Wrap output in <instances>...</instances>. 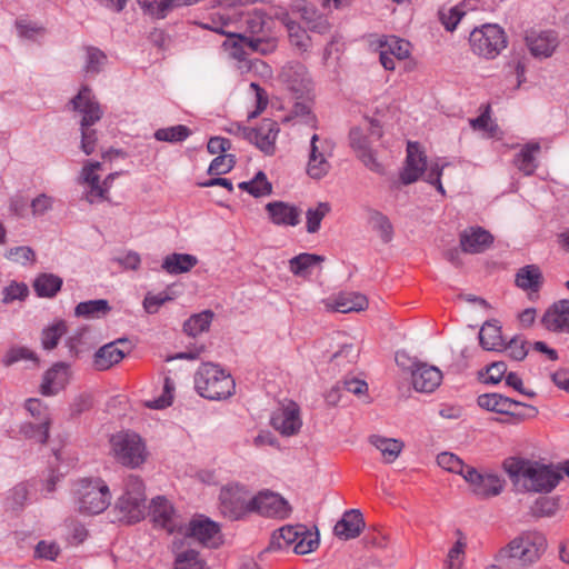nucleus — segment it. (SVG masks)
<instances>
[{"label":"nucleus","mask_w":569,"mask_h":569,"mask_svg":"<svg viewBox=\"0 0 569 569\" xmlns=\"http://www.w3.org/2000/svg\"><path fill=\"white\" fill-rule=\"evenodd\" d=\"M503 469L513 482L523 480L527 491L548 493L562 480L558 465H545L518 457L506 459Z\"/></svg>","instance_id":"1"},{"label":"nucleus","mask_w":569,"mask_h":569,"mask_svg":"<svg viewBox=\"0 0 569 569\" xmlns=\"http://www.w3.org/2000/svg\"><path fill=\"white\" fill-rule=\"evenodd\" d=\"M547 549V539L540 532H526L500 550L499 558L507 566L528 567L540 559Z\"/></svg>","instance_id":"2"},{"label":"nucleus","mask_w":569,"mask_h":569,"mask_svg":"<svg viewBox=\"0 0 569 569\" xmlns=\"http://www.w3.org/2000/svg\"><path fill=\"white\" fill-rule=\"evenodd\" d=\"M70 104L73 111L81 114V149L89 156L94 152L97 142V132L91 129V126L101 119L102 111L88 86L81 87L78 94L71 99Z\"/></svg>","instance_id":"3"},{"label":"nucleus","mask_w":569,"mask_h":569,"mask_svg":"<svg viewBox=\"0 0 569 569\" xmlns=\"http://www.w3.org/2000/svg\"><path fill=\"white\" fill-rule=\"evenodd\" d=\"M197 392L209 400H222L234 393L236 383L231 375L218 365L203 363L194 376Z\"/></svg>","instance_id":"4"},{"label":"nucleus","mask_w":569,"mask_h":569,"mask_svg":"<svg viewBox=\"0 0 569 569\" xmlns=\"http://www.w3.org/2000/svg\"><path fill=\"white\" fill-rule=\"evenodd\" d=\"M146 501L144 485L140 477L129 475L124 480V492L114 506L112 521L136 523L143 518Z\"/></svg>","instance_id":"5"},{"label":"nucleus","mask_w":569,"mask_h":569,"mask_svg":"<svg viewBox=\"0 0 569 569\" xmlns=\"http://www.w3.org/2000/svg\"><path fill=\"white\" fill-rule=\"evenodd\" d=\"M473 53L486 59H495L507 46V37L498 24L476 27L469 36Z\"/></svg>","instance_id":"6"},{"label":"nucleus","mask_w":569,"mask_h":569,"mask_svg":"<svg viewBox=\"0 0 569 569\" xmlns=\"http://www.w3.org/2000/svg\"><path fill=\"white\" fill-rule=\"evenodd\" d=\"M110 442L117 460L126 467L138 468L147 460L146 443L136 432L118 433L110 439Z\"/></svg>","instance_id":"7"},{"label":"nucleus","mask_w":569,"mask_h":569,"mask_svg":"<svg viewBox=\"0 0 569 569\" xmlns=\"http://www.w3.org/2000/svg\"><path fill=\"white\" fill-rule=\"evenodd\" d=\"M148 515L154 528L162 529L169 535L181 536L187 519L177 511L172 502L164 496H157L151 499Z\"/></svg>","instance_id":"8"},{"label":"nucleus","mask_w":569,"mask_h":569,"mask_svg":"<svg viewBox=\"0 0 569 569\" xmlns=\"http://www.w3.org/2000/svg\"><path fill=\"white\" fill-rule=\"evenodd\" d=\"M74 491L78 510L83 515H98L104 511L107 486L101 479H81Z\"/></svg>","instance_id":"9"},{"label":"nucleus","mask_w":569,"mask_h":569,"mask_svg":"<svg viewBox=\"0 0 569 569\" xmlns=\"http://www.w3.org/2000/svg\"><path fill=\"white\" fill-rule=\"evenodd\" d=\"M252 496L240 485H230L221 489L219 495L220 512L230 520H238L252 511Z\"/></svg>","instance_id":"10"},{"label":"nucleus","mask_w":569,"mask_h":569,"mask_svg":"<svg viewBox=\"0 0 569 569\" xmlns=\"http://www.w3.org/2000/svg\"><path fill=\"white\" fill-rule=\"evenodd\" d=\"M280 131L279 124L271 119H263L257 128L238 127V133L253 143L263 153H274V143Z\"/></svg>","instance_id":"11"},{"label":"nucleus","mask_w":569,"mask_h":569,"mask_svg":"<svg viewBox=\"0 0 569 569\" xmlns=\"http://www.w3.org/2000/svg\"><path fill=\"white\" fill-rule=\"evenodd\" d=\"M333 143L331 140H320L318 134L310 139V151L307 166V173L310 178L319 180L330 170L331 166L328 157L332 154Z\"/></svg>","instance_id":"12"},{"label":"nucleus","mask_w":569,"mask_h":569,"mask_svg":"<svg viewBox=\"0 0 569 569\" xmlns=\"http://www.w3.org/2000/svg\"><path fill=\"white\" fill-rule=\"evenodd\" d=\"M463 479L469 485L471 492L481 499L498 496L505 486V481L498 475L480 472L472 466L466 470Z\"/></svg>","instance_id":"13"},{"label":"nucleus","mask_w":569,"mask_h":569,"mask_svg":"<svg viewBox=\"0 0 569 569\" xmlns=\"http://www.w3.org/2000/svg\"><path fill=\"white\" fill-rule=\"evenodd\" d=\"M280 77L297 99L303 98L312 89L308 69L299 61H290L283 66Z\"/></svg>","instance_id":"14"},{"label":"nucleus","mask_w":569,"mask_h":569,"mask_svg":"<svg viewBox=\"0 0 569 569\" xmlns=\"http://www.w3.org/2000/svg\"><path fill=\"white\" fill-rule=\"evenodd\" d=\"M411 372V382L416 391L430 393L433 392L442 381V372L435 366L426 362L412 361L409 367Z\"/></svg>","instance_id":"15"},{"label":"nucleus","mask_w":569,"mask_h":569,"mask_svg":"<svg viewBox=\"0 0 569 569\" xmlns=\"http://www.w3.org/2000/svg\"><path fill=\"white\" fill-rule=\"evenodd\" d=\"M251 503L252 511H257L264 517L286 518L290 512L287 500L271 491H262L252 496Z\"/></svg>","instance_id":"16"},{"label":"nucleus","mask_w":569,"mask_h":569,"mask_svg":"<svg viewBox=\"0 0 569 569\" xmlns=\"http://www.w3.org/2000/svg\"><path fill=\"white\" fill-rule=\"evenodd\" d=\"M221 20L220 26H217V22L212 21V24H204V28L226 36L227 39L223 42L224 50L232 59L244 61L249 51L247 47L248 37L228 31L226 29V27H228V21L223 20V18H221Z\"/></svg>","instance_id":"17"},{"label":"nucleus","mask_w":569,"mask_h":569,"mask_svg":"<svg viewBox=\"0 0 569 569\" xmlns=\"http://www.w3.org/2000/svg\"><path fill=\"white\" fill-rule=\"evenodd\" d=\"M271 426L283 436H293L302 426L300 409L297 403L290 402L274 411L271 416Z\"/></svg>","instance_id":"18"},{"label":"nucleus","mask_w":569,"mask_h":569,"mask_svg":"<svg viewBox=\"0 0 569 569\" xmlns=\"http://www.w3.org/2000/svg\"><path fill=\"white\" fill-rule=\"evenodd\" d=\"M69 381L70 367L66 362H57L44 372L40 392L46 397L54 396L63 390Z\"/></svg>","instance_id":"19"},{"label":"nucleus","mask_w":569,"mask_h":569,"mask_svg":"<svg viewBox=\"0 0 569 569\" xmlns=\"http://www.w3.org/2000/svg\"><path fill=\"white\" fill-rule=\"evenodd\" d=\"M350 147L357 152L361 162L371 171L382 173L383 167L377 161L375 153L370 148L368 137L360 128H352L349 132Z\"/></svg>","instance_id":"20"},{"label":"nucleus","mask_w":569,"mask_h":569,"mask_svg":"<svg viewBox=\"0 0 569 569\" xmlns=\"http://www.w3.org/2000/svg\"><path fill=\"white\" fill-rule=\"evenodd\" d=\"M493 242L492 234L481 227H470L460 233V247L466 253H481Z\"/></svg>","instance_id":"21"},{"label":"nucleus","mask_w":569,"mask_h":569,"mask_svg":"<svg viewBox=\"0 0 569 569\" xmlns=\"http://www.w3.org/2000/svg\"><path fill=\"white\" fill-rule=\"evenodd\" d=\"M270 221L276 226L296 227L300 223L301 210L284 201H271L266 204Z\"/></svg>","instance_id":"22"},{"label":"nucleus","mask_w":569,"mask_h":569,"mask_svg":"<svg viewBox=\"0 0 569 569\" xmlns=\"http://www.w3.org/2000/svg\"><path fill=\"white\" fill-rule=\"evenodd\" d=\"M541 322L549 331L569 333V300L563 299L550 306Z\"/></svg>","instance_id":"23"},{"label":"nucleus","mask_w":569,"mask_h":569,"mask_svg":"<svg viewBox=\"0 0 569 569\" xmlns=\"http://www.w3.org/2000/svg\"><path fill=\"white\" fill-rule=\"evenodd\" d=\"M99 170H102V163L94 161L84 164L81 171V178L89 188L86 193V199L90 203L103 201L106 199L107 179L100 183V177L97 174V171Z\"/></svg>","instance_id":"24"},{"label":"nucleus","mask_w":569,"mask_h":569,"mask_svg":"<svg viewBox=\"0 0 569 569\" xmlns=\"http://www.w3.org/2000/svg\"><path fill=\"white\" fill-rule=\"evenodd\" d=\"M526 43L533 57L548 58L557 48L558 38L553 31H530L526 36Z\"/></svg>","instance_id":"25"},{"label":"nucleus","mask_w":569,"mask_h":569,"mask_svg":"<svg viewBox=\"0 0 569 569\" xmlns=\"http://www.w3.org/2000/svg\"><path fill=\"white\" fill-rule=\"evenodd\" d=\"M278 19L287 29L291 47H293L299 54L307 53L312 47V40L307 30L292 20L288 12L281 13Z\"/></svg>","instance_id":"26"},{"label":"nucleus","mask_w":569,"mask_h":569,"mask_svg":"<svg viewBox=\"0 0 569 569\" xmlns=\"http://www.w3.org/2000/svg\"><path fill=\"white\" fill-rule=\"evenodd\" d=\"M293 12L299 13L308 30L318 34H326L330 31L331 24L327 17L319 13L317 9L307 2H297L292 7Z\"/></svg>","instance_id":"27"},{"label":"nucleus","mask_w":569,"mask_h":569,"mask_svg":"<svg viewBox=\"0 0 569 569\" xmlns=\"http://www.w3.org/2000/svg\"><path fill=\"white\" fill-rule=\"evenodd\" d=\"M365 528L362 513L358 509L347 510L333 528L335 535L342 540L357 538Z\"/></svg>","instance_id":"28"},{"label":"nucleus","mask_w":569,"mask_h":569,"mask_svg":"<svg viewBox=\"0 0 569 569\" xmlns=\"http://www.w3.org/2000/svg\"><path fill=\"white\" fill-rule=\"evenodd\" d=\"M218 532L219 526L214 521L200 517L190 521L186 520L181 536L187 538H194L202 543H207Z\"/></svg>","instance_id":"29"},{"label":"nucleus","mask_w":569,"mask_h":569,"mask_svg":"<svg viewBox=\"0 0 569 569\" xmlns=\"http://www.w3.org/2000/svg\"><path fill=\"white\" fill-rule=\"evenodd\" d=\"M480 408L502 415H515V408L525 406L522 402L500 393H483L477 399Z\"/></svg>","instance_id":"30"},{"label":"nucleus","mask_w":569,"mask_h":569,"mask_svg":"<svg viewBox=\"0 0 569 569\" xmlns=\"http://www.w3.org/2000/svg\"><path fill=\"white\" fill-rule=\"evenodd\" d=\"M503 338L501 326L496 319L486 321L479 331V343L487 351H502Z\"/></svg>","instance_id":"31"},{"label":"nucleus","mask_w":569,"mask_h":569,"mask_svg":"<svg viewBox=\"0 0 569 569\" xmlns=\"http://www.w3.org/2000/svg\"><path fill=\"white\" fill-rule=\"evenodd\" d=\"M516 286L529 293H538L543 283V276L537 264H527L516 273Z\"/></svg>","instance_id":"32"},{"label":"nucleus","mask_w":569,"mask_h":569,"mask_svg":"<svg viewBox=\"0 0 569 569\" xmlns=\"http://www.w3.org/2000/svg\"><path fill=\"white\" fill-rule=\"evenodd\" d=\"M63 280L53 273H39L33 280L32 287L40 298H53L61 290Z\"/></svg>","instance_id":"33"},{"label":"nucleus","mask_w":569,"mask_h":569,"mask_svg":"<svg viewBox=\"0 0 569 569\" xmlns=\"http://www.w3.org/2000/svg\"><path fill=\"white\" fill-rule=\"evenodd\" d=\"M198 262L197 257L189 253H172L163 259L162 268L170 274L188 272Z\"/></svg>","instance_id":"34"},{"label":"nucleus","mask_w":569,"mask_h":569,"mask_svg":"<svg viewBox=\"0 0 569 569\" xmlns=\"http://www.w3.org/2000/svg\"><path fill=\"white\" fill-rule=\"evenodd\" d=\"M539 143H527L513 159V164L526 176H531L537 169L535 153L539 152Z\"/></svg>","instance_id":"35"},{"label":"nucleus","mask_w":569,"mask_h":569,"mask_svg":"<svg viewBox=\"0 0 569 569\" xmlns=\"http://www.w3.org/2000/svg\"><path fill=\"white\" fill-rule=\"evenodd\" d=\"M370 443L375 446L382 455L387 463L393 462L400 455L403 443L400 440L385 438L373 435L370 437Z\"/></svg>","instance_id":"36"},{"label":"nucleus","mask_w":569,"mask_h":569,"mask_svg":"<svg viewBox=\"0 0 569 569\" xmlns=\"http://www.w3.org/2000/svg\"><path fill=\"white\" fill-rule=\"evenodd\" d=\"M367 306V298L357 292H342L335 300V310L341 313L361 311Z\"/></svg>","instance_id":"37"},{"label":"nucleus","mask_w":569,"mask_h":569,"mask_svg":"<svg viewBox=\"0 0 569 569\" xmlns=\"http://www.w3.org/2000/svg\"><path fill=\"white\" fill-rule=\"evenodd\" d=\"M306 532V526L297 525V526H284L279 530L274 531L271 539V546H277V548L282 549L290 546L296 545L301 535Z\"/></svg>","instance_id":"38"},{"label":"nucleus","mask_w":569,"mask_h":569,"mask_svg":"<svg viewBox=\"0 0 569 569\" xmlns=\"http://www.w3.org/2000/svg\"><path fill=\"white\" fill-rule=\"evenodd\" d=\"M212 319L213 312L210 310L196 313L184 321L183 331L188 336L197 337L198 335L209 330Z\"/></svg>","instance_id":"39"},{"label":"nucleus","mask_w":569,"mask_h":569,"mask_svg":"<svg viewBox=\"0 0 569 569\" xmlns=\"http://www.w3.org/2000/svg\"><path fill=\"white\" fill-rule=\"evenodd\" d=\"M241 21L248 33L259 36L264 32V29L269 23V18L262 10L253 9L242 13Z\"/></svg>","instance_id":"40"},{"label":"nucleus","mask_w":569,"mask_h":569,"mask_svg":"<svg viewBox=\"0 0 569 569\" xmlns=\"http://www.w3.org/2000/svg\"><path fill=\"white\" fill-rule=\"evenodd\" d=\"M50 425V418H46V420H42V422H26L21 426L20 432L24 436V438L32 439L39 443L44 445L49 439Z\"/></svg>","instance_id":"41"},{"label":"nucleus","mask_w":569,"mask_h":569,"mask_svg":"<svg viewBox=\"0 0 569 569\" xmlns=\"http://www.w3.org/2000/svg\"><path fill=\"white\" fill-rule=\"evenodd\" d=\"M238 188L250 193L254 198L268 196L272 191V186L268 181L266 173L262 171H259L252 180L240 182Z\"/></svg>","instance_id":"42"},{"label":"nucleus","mask_w":569,"mask_h":569,"mask_svg":"<svg viewBox=\"0 0 569 569\" xmlns=\"http://www.w3.org/2000/svg\"><path fill=\"white\" fill-rule=\"evenodd\" d=\"M323 261V257L313 253H300L289 260V270L295 276H305L312 267Z\"/></svg>","instance_id":"43"},{"label":"nucleus","mask_w":569,"mask_h":569,"mask_svg":"<svg viewBox=\"0 0 569 569\" xmlns=\"http://www.w3.org/2000/svg\"><path fill=\"white\" fill-rule=\"evenodd\" d=\"M104 313H107V299L82 301L74 308V316L78 318L93 319Z\"/></svg>","instance_id":"44"},{"label":"nucleus","mask_w":569,"mask_h":569,"mask_svg":"<svg viewBox=\"0 0 569 569\" xmlns=\"http://www.w3.org/2000/svg\"><path fill=\"white\" fill-rule=\"evenodd\" d=\"M67 332V323L59 320L56 323L44 328L41 333V345L46 350H52L57 347L60 338Z\"/></svg>","instance_id":"45"},{"label":"nucleus","mask_w":569,"mask_h":569,"mask_svg":"<svg viewBox=\"0 0 569 569\" xmlns=\"http://www.w3.org/2000/svg\"><path fill=\"white\" fill-rule=\"evenodd\" d=\"M191 134V130L183 124H177L168 128L158 129L154 132V138L158 141L166 142H182Z\"/></svg>","instance_id":"46"},{"label":"nucleus","mask_w":569,"mask_h":569,"mask_svg":"<svg viewBox=\"0 0 569 569\" xmlns=\"http://www.w3.org/2000/svg\"><path fill=\"white\" fill-rule=\"evenodd\" d=\"M329 202H319L315 208H309L306 212V228L309 233H316L321 226L322 219L330 212Z\"/></svg>","instance_id":"47"},{"label":"nucleus","mask_w":569,"mask_h":569,"mask_svg":"<svg viewBox=\"0 0 569 569\" xmlns=\"http://www.w3.org/2000/svg\"><path fill=\"white\" fill-rule=\"evenodd\" d=\"M133 348L134 343L128 338L109 341V368L118 365Z\"/></svg>","instance_id":"48"},{"label":"nucleus","mask_w":569,"mask_h":569,"mask_svg":"<svg viewBox=\"0 0 569 569\" xmlns=\"http://www.w3.org/2000/svg\"><path fill=\"white\" fill-rule=\"evenodd\" d=\"M174 569H208L206 562L200 558L199 552L187 549L177 553Z\"/></svg>","instance_id":"49"},{"label":"nucleus","mask_w":569,"mask_h":569,"mask_svg":"<svg viewBox=\"0 0 569 569\" xmlns=\"http://www.w3.org/2000/svg\"><path fill=\"white\" fill-rule=\"evenodd\" d=\"M369 221L372 226V229L379 232L380 238L385 243L391 241L393 236V228L387 216L375 210L370 213Z\"/></svg>","instance_id":"50"},{"label":"nucleus","mask_w":569,"mask_h":569,"mask_svg":"<svg viewBox=\"0 0 569 569\" xmlns=\"http://www.w3.org/2000/svg\"><path fill=\"white\" fill-rule=\"evenodd\" d=\"M380 48L388 50L396 59L403 60L410 54V42L397 37L385 38L379 41Z\"/></svg>","instance_id":"51"},{"label":"nucleus","mask_w":569,"mask_h":569,"mask_svg":"<svg viewBox=\"0 0 569 569\" xmlns=\"http://www.w3.org/2000/svg\"><path fill=\"white\" fill-rule=\"evenodd\" d=\"M438 465L450 472L460 475L463 478L466 470L470 467L466 465L458 456L451 452H441L437 457Z\"/></svg>","instance_id":"52"},{"label":"nucleus","mask_w":569,"mask_h":569,"mask_svg":"<svg viewBox=\"0 0 569 569\" xmlns=\"http://www.w3.org/2000/svg\"><path fill=\"white\" fill-rule=\"evenodd\" d=\"M319 533L318 530L312 532L306 527V532L301 535L296 541L293 552L297 555H307L315 551L319 547Z\"/></svg>","instance_id":"53"},{"label":"nucleus","mask_w":569,"mask_h":569,"mask_svg":"<svg viewBox=\"0 0 569 569\" xmlns=\"http://www.w3.org/2000/svg\"><path fill=\"white\" fill-rule=\"evenodd\" d=\"M236 166L234 154H219L210 163L208 173L211 176H221L230 172Z\"/></svg>","instance_id":"54"},{"label":"nucleus","mask_w":569,"mask_h":569,"mask_svg":"<svg viewBox=\"0 0 569 569\" xmlns=\"http://www.w3.org/2000/svg\"><path fill=\"white\" fill-rule=\"evenodd\" d=\"M29 296V288L24 282L11 281L9 286L3 289L2 302L8 305L14 300L23 301Z\"/></svg>","instance_id":"55"},{"label":"nucleus","mask_w":569,"mask_h":569,"mask_svg":"<svg viewBox=\"0 0 569 569\" xmlns=\"http://www.w3.org/2000/svg\"><path fill=\"white\" fill-rule=\"evenodd\" d=\"M20 360L37 361L38 358L33 351H31L30 349H28L26 347H12L3 356L2 365L4 367H10Z\"/></svg>","instance_id":"56"},{"label":"nucleus","mask_w":569,"mask_h":569,"mask_svg":"<svg viewBox=\"0 0 569 569\" xmlns=\"http://www.w3.org/2000/svg\"><path fill=\"white\" fill-rule=\"evenodd\" d=\"M405 164L427 170V157L421 152L418 142L409 141L407 144V158Z\"/></svg>","instance_id":"57"},{"label":"nucleus","mask_w":569,"mask_h":569,"mask_svg":"<svg viewBox=\"0 0 569 569\" xmlns=\"http://www.w3.org/2000/svg\"><path fill=\"white\" fill-rule=\"evenodd\" d=\"M502 350H507L509 357L516 361L523 360L528 353L526 341L521 337H513L508 343L503 342Z\"/></svg>","instance_id":"58"},{"label":"nucleus","mask_w":569,"mask_h":569,"mask_svg":"<svg viewBox=\"0 0 569 569\" xmlns=\"http://www.w3.org/2000/svg\"><path fill=\"white\" fill-rule=\"evenodd\" d=\"M248 50L250 52H259L261 54H268L276 48L274 41L264 37H248L247 42Z\"/></svg>","instance_id":"59"},{"label":"nucleus","mask_w":569,"mask_h":569,"mask_svg":"<svg viewBox=\"0 0 569 569\" xmlns=\"http://www.w3.org/2000/svg\"><path fill=\"white\" fill-rule=\"evenodd\" d=\"M8 259H11L16 262H20L26 264L27 262L36 261V253L32 248L28 246L14 247L10 248L6 254Z\"/></svg>","instance_id":"60"},{"label":"nucleus","mask_w":569,"mask_h":569,"mask_svg":"<svg viewBox=\"0 0 569 569\" xmlns=\"http://www.w3.org/2000/svg\"><path fill=\"white\" fill-rule=\"evenodd\" d=\"M171 300V297L166 292L148 293L143 300V308L148 313L158 312L159 308L167 301Z\"/></svg>","instance_id":"61"},{"label":"nucleus","mask_w":569,"mask_h":569,"mask_svg":"<svg viewBox=\"0 0 569 569\" xmlns=\"http://www.w3.org/2000/svg\"><path fill=\"white\" fill-rule=\"evenodd\" d=\"M104 58V53L93 47L87 49V62L84 70L89 74H96L100 71L101 60Z\"/></svg>","instance_id":"62"},{"label":"nucleus","mask_w":569,"mask_h":569,"mask_svg":"<svg viewBox=\"0 0 569 569\" xmlns=\"http://www.w3.org/2000/svg\"><path fill=\"white\" fill-rule=\"evenodd\" d=\"M24 408L33 418H36L37 421L42 422V420H46V418H50L48 407L39 399H28L26 401Z\"/></svg>","instance_id":"63"},{"label":"nucleus","mask_w":569,"mask_h":569,"mask_svg":"<svg viewBox=\"0 0 569 569\" xmlns=\"http://www.w3.org/2000/svg\"><path fill=\"white\" fill-rule=\"evenodd\" d=\"M486 372L488 377L485 379V382L497 385L505 377L507 372V365L505 361H495L487 366Z\"/></svg>","instance_id":"64"}]
</instances>
